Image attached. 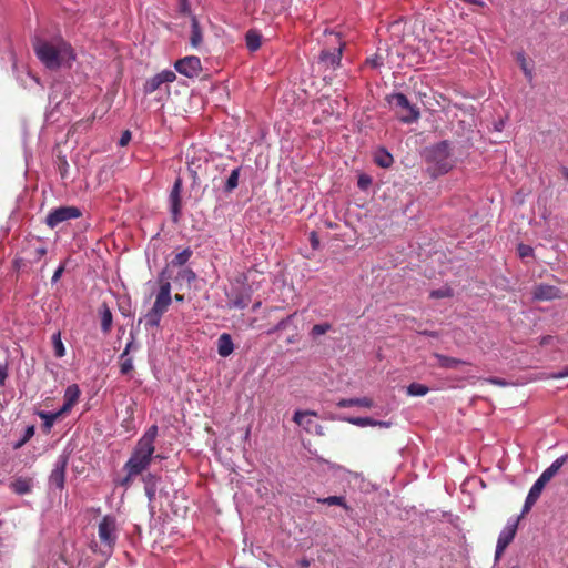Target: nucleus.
Returning a JSON list of instances; mask_svg holds the SVG:
<instances>
[{
    "label": "nucleus",
    "instance_id": "obj_19",
    "mask_svg": "<svg viewBox=\"0 0 568 568\" xmlns=\"http://www.w3.org/2000/svg\"><path fill=\"white\" fill-rule=\"evenodd\" d=\"M101 316V329L104 334H109L112 329L113 316L110 307L103 303L99 310Z\"/></svg>",
    "mask_w": 568,
    "mask_h": 568
},
{
    "label": "nucleus",
    "instance_id": "obj_26",
    "mask_svg": "<svg viewBox=\"0 0 568 568\" xmlns=\"http://www.w3.org/2000/svg\"><path fill=\"white\" fill-rule=\"evenodd\" d=\"M38 415H39V417L43 420V426H44V428L49 432V430L52 428V426H53L54 422H55L59 417L63 416L64 414H60V409H59V410H58V412H55V413H51V412H43V410H42V412H39V414H38Z\"/></svg>",
    "mask_w": 568,
    "mask_h": 568
},
{
    "label": "nucleus",
    "instance_id": "obj_23",
    "mask_svg": "<svg viewBox=\"0 0 568 568\" xmlns=\"http://www.w3.org/2000/svg\"><path fill=\"white\" fill-rule=\"evenodd\" d=\"M11 489L18 495H24L31 491L32 480L20 477L11 483Z\"/></svg>",
    "mask_w": 568,
    "mask_h": 568
},
{
    "label": "nucleus",
    "instance_id": "obj_33",
    "mask_svg": "<svg viewBox=\"0 0 568 568\" xmlns=\"http://www.w3.org/2000/svg\"><path fill=\"white\" fill-rule=\"evenodd\" d=\"M429 388L419 383H412L407 387V394L410 396H424L428 393Z\"/></svg>",
    "mask_w": 568,
    "mask_h": 568
},
{
    "label": "nucleus",
    "instance_id": "obj_59",
    "mask_svg": "<svg viewBox=\"0 0 568 568\" xmlns=\"http://www.w3.org/2000/svg\"><path fill=\"white\" fill-rule=\"evenodd\" d=\"M300 566L303 568H307L310 566V561L304 558L300 561Z\"/></svg>",
    "mask_w": 568,
    "mask_h": 568
},
{
    "label": "nucleus",
    "instance_id": "obj_63",
    "mask_svg": "<svg viewBox=\"0 0 568 568\" xmlns=\"http://www.w3.org/2000/svg\"><path fill=\"white\" fill-rule=\"evenodd\" d=\"M153 478H154V477H153L151 474H149V475H148V479H149V480H152Z\"/></svg>",
    "mask_w": 568,
    "mask_h": 568
},
{
    "label": "nucleus",
    "instance_id": "obj_28",
    "mask_svg": "<svg viewBox=\"0 0 568 568\" xmlns=\"http://www.w3.org/2000/svg\"><path fill=\"white\" fill-rule=\"evenodd\" d=\"M52 346H53L55 357L61 358L65 355V347L61 339L60 332H57L52 335Z\"/></svg>",
    "mask_w": 568,
    "mask_h": 568
},
{
    "label": "nucleus",
    "instance_id": "obj_25",
    "mask_svg": "<svg viewBox=\"0 0 568 568\" xmlns=\"http://www.w3.org/2000/svg\"><path fill=\"white\" fill-rule=\"evenodd\" d=\"M246 47L250 51H256L261 48L262 37L255 30H248L245 36Z\"/></svg>",
    "mask_w": 568,
    "mask_h": 568
},
{
    "label": "nucleus",
    "instance_id": "obj_2",
    "mask_svg": "<svg viewBox=\"0 0 568 568\" xmlns=\"http://www.w3.org/2000/svg\"><path fill=\"white\" fill-rule=\"evenodd\" d=\"M156 436L158 426H150L136 442L130 458L124 464L123 469H130L131 475H141L145 469H148L155 452L154 442Z\"/></svg>",
    "mask_w": 568,
    "mask_h": 568
},
{
    "label": "nucleus",
    "instance_id": "obj_20",
    "mask_svg": "<svg viewBox=\"0 0 568 568\" xmlns=\"http://www.w3.org/2000/svg\"><path fill=\"white\" fill-rule=\"evenodd\" d=\"M568 455H562L559 458H557L548 468H546L541 473V477L546 479L548 483L551 480V478L559 471V469L564 466V464L567 462Z\"/></svg>",
    "mask_w": 568,
    "mask_h": 568
},
{
    "label": "nucleus",
    "instance_id": "obj_21",
    "mask_svg": "<svg viewBox=\"0 0 568 568\" xmlns=\"http://www.w3.org/2000/svg\"><path fill=\"white\" fill-rule=\"evenodd\" d=\"M337 406L341 408L352 407V406H361L365 408L373 407V400L368 397L362 398H343L337 403Z\"/></svg>",
    "mask_w": 568,
    "mask_h": 568
},
{
    "label": "nucleus",
    "instance_id": "obj_53",
    "mask_svg": "<svg viewBox=\"0 0 568 568\" xmlns=\"http://www.w3.org/2000/svg\"><path fill=\"white\" fill-rule=\"evenodd\" d=\"M132 345H133V341H130V342L126 344V346H125V348H124L123 353L120 355V359H123L124 357H126V356L129 355V353H130V351H131V348H132Z\"/></svg>",
    "mask_w": 568,
    "mask_h": 568
},
{
    "label": "nucleus",
    "instance_id": "obj_32",
    "mask_svg": "<svg viewBox=\"0 0 568 568\" xmlns=\"http://www.w3.org/2000/svg\"><path fill=\"white\" fill-rule=\"evenodd\" d=\"M475 112H476V106H474V105H469V106L464 105V120H463L464 125L466 123L469 126H471V125L476 126L477 125V119H476Z\"/></svg>",
    "mask_w": 568,
    "mask_h": 568
},
{
    "label": "nucleus",
    "instance_id": "obj_49",
    "mask_svg": "<svg viewBox=\"0 0 568 568\" xmlns=\"http://www.w3.org/2000/svg\"><path fill=\"white\" fill-rule=\"evenodd\" d=\"M7 377H8V368L6 365L0 363V386H4Z\"/></svg>",
    "mask_w": 568,
    "mask_h": 568
},
{
    "label": "nucleus",
    "instance_id": "obj_57",
    "mask_svg": "<svg viewBox=\"0 0 568 568\" xmlns=\"http://www.w3.org/2000/svg\"><path fill=\"white\" fill-rule=\"evenodd\" d=\"M311 241H312V246H313V248H316V247H317V245H318V240H317V237H316V234H315V233H312V239H311Z\"/></svg>",
    "mask_w": 568,
    "mask_h": 568
},
{
    "label": "nucleus",
    "instance_id": "obj_40",
    "mask_svg": "<svg viewBox=\"0 0 568 568\" xmlns=\"http://www.w3.org/2000/svg\"><path fill=\"white\" fill-rule=\"evenodd\" d=\"M132 369H133L132 358L126 356L123 359H120V372H121V374L126 375Z\"/></svg>",
    "mask_w": 568,
    "mask_h": 568
},
{
    "label": "nucleus",
    "instance_id": "obj_48",
    "mask_svg": "<svg viewBox=\"0 0 568 568\" xmlns=\"http://www.w3.org/2000/svg\"><path fill=\"white\" fill-rule=\"evenodd\" d=\"M124 470L126 471V476L120 481V485L128 487L132 483V479L134 477H136L138 475H131L130 469H124Z\"/></svg>",
    "mask_w": 568,
    "mask_h": 568
},
{
    "label": "nucleus",
    "instance_id": "obj_17",
    "mask_svg": "<svg viewBox=\"0 0 568 568\" xmlns=\"http://www.w3.org/2000/svg\"><path fill=\"white\" fill-rule=\"evenodd\" d=\"M80 396V389L77 384H72L67 387L64 392V403L63 406L60 408V414H67L70 412V409L77 404Z\"/></svg>",
    "mask_w": 568,
    "mask_h": 568
},
{
    "label": "nucleus",
    "instance_id": "obj_47",
    "mask_svg": "<svg viewBox=\"0 0 568 568\" xmlns=\"http://www.w3.org/2000/svg\"><path fill=\"white\" fill-rule=\"evenodd\" d=\"M131 132L129 130H125L122 132V135L120 138L119 144L121 146H125L131 141Z\"/></svg>",
    "mask_w": 568,
    "mask_h": 568
},
{
    "label": "nucleus",
    "instance_id": "obj_24",
    "mask_svg": "<svg viewBox=\"0 0 568 568\" xmlns=\"http://www.w3.org/2000/svg\"><path fill=\"white\" fill-rule=\"evenodd\" d=\"M374 161L378 166L383 169H388L392 166L394 159L388 151H386L385 149H381L379 151L376 152Z\"/></svg>",
    "mask_w": 568,
    "mask_h": 568
},
{
    "label": "nucleus",
    "instance_id": "obj_1",
    "mask_svg": "<svg viewBox=\"0 0 568 568\" xmlns=\"http://www.w3.org/2000/svg\"><path fill=\"white\" fill-rule=\"evenodd\" d=\"M32 45L37 58L49 70H58L63 64L70 67L71 62L75 60L71 44L61 37L51 40L36 38Z\"/></svg>",
    "mask_w": 568,
    "mask_h": 568
},
{
    "label": "nucleus",
    "instance_id": "obj_43",
    "mask_svg": "<svg viewBox=\"0 0 568 568\" xmlns=\"http://www.w3.org/2000/svg\"><path fill=\"white\" fill-rule=\"evenodd\" d=\"M534 253V250L531 246L526 244H519L518 245V254L520 257H528L531 256Z\"/></svg>",
    "mask_w": 568,
    "mask_h": 568
},
{
    "label": "nucleus",
    "instance_id": "obj_7",
    "mask_svg": "<svg viewBox=\"0 0 568 568\" xmlns=\"http://www.w3.org/2000/svg\"><path fill=\"white\" fill-rule=\"evenodd\" d=\"M521 517L523 516L520 515L516 519H509L500 531L495 550V560H499L506 548L514 540L517 532L518 521Z\"/></svg>",
    "mask_w": 568,
    "mask_h": 568
},
{
    "label": "nucleus",
    "instance_id": "obj_39",
    "mask_svg": "<svg viewBox=\"0 0 568 568\" xmlns=\"http://www.w3.org/2000/svg\"><path fill=\"white\" fill-rule=\"evenodd\" d=\"M383 63H384V61H383L382 55H379L377 53L367 58L365 61V64L371 67L372 69H377V68L382 67Z\"/></svg>",
    "mask_w": 568,
    "mask_h": 568
},
{
    "label": "nucleus",
    "instance_id": "obj_8",
    "mask_svg": "<svg viewBox=\"0 0 568 568\" xmlns=\"http://www.w3.org/2000/svg\"><path fill=\"white\" fill-rule=\"evenodd\" d=\"M99 538L100 541L112 548L116 541V521L112 516H104L99 524Z\"/></svg>",
    "mask_w": 568,
    "mask_h": 568
},
{
    "label": "nucleus",
    "instance_id": "obj_22",
    "mask_svg": "<svg viewBox=\"0 0 568 568\" xmlns=\"http://www.w3.org/2000/svg\"><path fill=\"white\" fill-rule=\"evenodd\" d=\"M203 41L202 30L200 23L195 17L191 19V36L190 42L193 48L200 47Z\"/></svg>",
    "mask_w": 568,
    "mask_h": 568
},
{
    "label": "nucleus",
    "instance_id": "obj_14",
    "mask_svg": "<svg viewBox=\"0 0 568 568\" xmlns=\"http://www.w3.org/2000/svg\"><path fill=\"white\" fill-rule=\"evenodd\" d=\"M562 296L560 288L554 285L540 283L532 290L535 301H552Z\"/></svg>",
    "mask_w": 568,
    "mask_h": 568
},
{
    "label": "nucleus",
    "instance_id": "obj_6",
    "mask_svg": "<svg viewBox=\"0 0 568 568\" xmlns=\"http://www.w3.org/2000/svg\"><path fill=\"white\" fill-rule=\"evenodd\" d=\"M329 36L334 37V40L337 42L338 47L335 48L333 51L326 49L322 50L320 54V63L325 69L335 70L341 64L345 42L341 40L339 33L329 32Z\"/></svg>",
    "mask_w": 568,
    "mask_h": 568
},
{
    "label": "nucleus",
    "instance_id": "obj_34",
    "mask_svg": "<svg viewBox=\"0 0 568 568\" xmlns=\"http://www.w3.org/2000/svg\"><path fill=\"white\" fill-rule=\"evenodd\" d=\"M195 280V273L191 268H182L178 275L176 281L190 285Z\"/></svg>",
    "mask_w": 568,
    "mask_h": 568
},
{
    "label": "nucleus",
    "instance_id": "obj_13",
    "mask_svg": "<svg viewBox=\"0 0 568 568\" xmlns=\"http://www.w3.org/2000/svg\"><path fill=\"white\" fill-rule=\"evenodd\" d=\"M547 480L544 479L541 476L538 477V479L534 483L531 488L528 491V495L525 499L523 509H521V516H525L527 513L530 511L532 506L537 503L539 499L545 486L547 485Z\"/></svg>",
    "mask_w": 568,
    "mask_h": 568
},
{
    "label": "nucleus",
    "instance_id": "obj_45",
    "mask_svg": "<svg viewBox=\"0 0 568 568\" xmlns=\"http://www.w3.org/2000/svg\"><path fill=\"white\" fill-rule=\"evenodd\" d=\"M308 415H315L314 413H311V412H301V410H297L295 412L294 416H293V420L298 424V425H303V419L308 416Z\"/></svg>",
    "mask_w": 568,
    "mask_h": 568
},
{
    "label": "nucleus",
    "instance_id": "obj_15",
    "mask_svg": "<svg viewBox=\"0 0 568 568\" xmlns=\"http://www.w3.org/2000/svg\"><path fill=\"white\" fill-rule=\"evenodd\" d=\"M171 301V284L169 282H164L160 286L152 308L161 314H164L168 311Z\"/></svg>",
    "mask_w": 568,
    "mask_h": 568
},
{
    "label": "nucleus",
    "instance_id": "obj_52",
    "mask_svg": "<svg viewBox=\"0 0 568 568\" xmlns=\"http://www.w3.org/2000/svg\"><path fill=\"white\" fill-rule=\"evenodd\" d=\"M504 126H505V120H503V119H499L498 121H496L494 123V130L497 132H501Z\"/></svg>",
    "mask_w": 568,
    "mask_h": 568
},
{
    "label": "nucleus",
    "instance_id": "obj_11",
    "mask_svg": "<svg viewBox=\"0 0 568 568\" xmlns=\"http://www.w3.org/2000/svg\"><path fill=\"white\" fill-rule=\"evenodd\" d=\"M252 301V288L250 286H241L233 288L227 294V306L230 308L243 310L248 306Z\"/></svg>",
    "mask_w": 568,
    "mask_h": 568
},
{
    "label": "nucleus",
    "instance_id": "obj_51",
    "mask_svg": "<svg viewBox=\"0 0 568 568\" xmlns=\"http://www.w3.org/2000/svg\"><path fill=\"white\" fill-rule=\"evenodd\" d=\"M63 272H64V266L63 265L59 266L52 275V278H51L52 283H57L60 280Z\"/></svg>",
    "mask_w": 568,
    "mask_h": 568
},
{
    "label": "nucleus",
    "instance_id": "obj_50",
    "mask_svg": "<svg viewBox=\"0 0 568 568\" xmlns=\"http://www.w3.org/2000/svg\"><path fill=\"white\" fill-rule=\"evenodd\" d=\"M33 434H34V427L33 426L28 427L24 438L21 440V443H19L17 445V447H20L22 444H24L28 439H30L33 436Z\"/></svg>",
    "mask_w": 568,
    "mask_h": 568
},
{
    "label": "nucleus",
    "instance_id": "obj_38",
    "mask_svg": "<svg viewBox=\"0 0 568 568\" xmlns=\"http://www.w3.org/2000/svg\"><path fill=\"white\" fill-rule=\"evenodd\" d=\"M435 357L437 359L438 365L442 367H454L459 363L458 359L447 357L444 355H435Z\"/></svg>",
    "mask_w": 568,
    "mask_h": 568
},
{
    "label": "nucleus",
    "instance_id": "obj_61",
    "mask_svg": "<svg viewBox=\"0 0 568 568\" xmlns=\"http://www.w3.org/2000/svg\"><path fill=\"white\" fill-rule=\"evenodd\" d=\"M560 20H561V21H566V20H568V11H567V12H561V14H560Z\"/></svg>",
    "mask_w": 568,
    "mask_h": 568
},
{
    "label": "nucleus",
    "instance_id": "obj_35",
    "mask_svg": "<svg viewBox=\"0 0 568 568\" xmlns=\"http://www.w3.org/2000/svg\"><path fill=\"white\" fill-rule=\"evenodd\" d=\"M347 422L353 425L359 426V427L377 425V420H375L371 417H352V418H348Z\"/></svg>",
    "mask_w": 568,
    "mask_h": 568
},
{
    "label": "nucleus",
    "instance_id": "obj_37",
    "mask_svg": "<svg viewBox=\"0 0 568 568\" xmlns=\"http://www.w3.org/2000/svg\"><path fill=\"white\" fill-rule=\"evenodd\" d=\"M320 503L326 504L329 506L337 505V506H343L344 508H347V506L345 504V499L342 496H329V497L320 499Z\"/></svg>",
    "mask_w": 568,
    "mask_h": 568
},
{
    "label": "nucleus",
    "instance_id": "obj_46",
    "mask_svg": "<svg viewBox=\"0 0 568 568\" xmlns=\"http://www.w3.org/2000/svg\"><path fill=\"white\" fill-rule=\"evenodd\" d=\"M549 377L554 378V379H560V378L568 377V365L566 367H564L561 371L551 373L549 375Z\"/></svg>",
    "mask_w": 568,
    "mask_h": 568
},
{
    "label": "nucleus",
    "instance_id": "obj_54",
    "mask_svg": "<svg viewBox=\"0 0 568 568\" xmlns=\"http://www.w3.org/2000/svg\"><path fill=\"white\" fill-rule=\"evenodd\" d=\"M464 2H468L470 4H474V6H477V7H480V8L485 7V3H484L483 0H464Z\"/></svg>",
    "mask_w": 568,
    "mask_h": 568
},
{
    "label": "nucleus",
    "instance_id": "obj_31",
    "mask_svg": "<svg viewBox=\"0 0 568 568\" xmlns=\"http://www.w3.org/2000/svg\"><path fill=\"white\" fill-rule=\"evenodd\" d=\"M163 314L159 313L158 311L151 308L145 314V326L146 327H156L160 324L161 317Z\"/></svg>",
    "mask_w": 568,
    "mask_h": 568
},
{
    "label": "nucleus",
    "instance_id": "obj_56",
    "mask_svg": "<svg viewBox=\"0 0 568 568\" xmlns=\"http://www.w3.org/2000/svg\"><path fill=\"white\" fill-rule=\"evenodd\" d=\"M490 382L493 384L500 385V386H505L507 384L505 381L499 379V378H493V379H490Z\"/></svg>",
    "mask_w": 568,
    "mask_h": 568
},
{
    "label": "nucleus",
    "instance_id": "obj_58",
    "mask_svg": "<svg viewBox=\"0 0 568 568\" xmlns=\"http://www.w3.org/2000/svg\"><path fill=\"white\" fill-rule=\"evenodd\" d=\"M392 423L390 422H384V420H377V425L376 426H379V427H390Z\"/></svg>",
    "mask_w": 568,
    "mask_h": 568
},
{
    "label": "nucleus",
    "instance_id": "obj_18",
    "mask_svg": "<svg viewBox=\"0 0 568 568\" xmlns=\"http://www.w3.org/2000/svg\"><path fill=\"white\" fill-rule=\"evenodd\" d=\"M234 351V344L232 337L227 333L220 335L217 339V353L222 357L230 356Z\"/></svg>",
    "mask_w": 568,
    "mask_h": 568
},
{
    "label": "nucleus",
    "instance_id": "obj_30",
    "mask_svg": "<svg viewBox=\"0 0 568 568\" xmlns=\"http://www.w3.org/2000/svg\"><path fill=\"white\" fill-rule=\"evenodd\" d=\"M240 171H241V169H240V168H236V169H234V170L231 172V174H230V176L227 178L226 183H225V185H224V191H225L226 193H231L234 189H236V187H237V185H239Z\"/></svg>",
    "mask_w": 568,
    "mask_h": 568
},
{
    "label": "nucleus",
    "instance_id": "obj_42",
    "mask_svg": "<svg viewBox=\"0 0 568 568\" xmlns=\"http://www.w3.org/2000/svg\"><path fill=\"white\" fill-rule=\"evenodd\" d=\"M47 254V248L44 246H38L32 252V262H39Z\"/></svg>",
    "mask_w": 568,
    "mask_h": 568
},
{
    "label": "nucleus",
    "instance_id": "obj_9",
    "mask_svg": "<svg viewBox=\"0 0 568 568\" xmlns=\"http://www.w3.org/2000/svg\"><path fill=\"white\" fill-rule=\"evenodd\" d=\"M182 189H183V182L180 176H178L173 183V186L171 189L170 195H169V202H170V212L172 215V221L174 223H178L181 219L182 213Z\"/></svg>",
    "mask_w": 568,
    "mask_h": 568
},
{
    "label": "nucleus",
    "instance_id": "obj_62",
    "mask_svg": "<svg viewBox=\"0 0 568 568\" xmlns=\"http://www.w3.org/2000/svg\"><path fill=\"white\" fill-rule=\"evenodd\" d=\"M260 306H261V302H260V301H258V302H255V303L253 304V306H252V310L255 312V311H257V310L260 308Z\"/></svg>",
    "mask_w": 568,
    "mask_h": 568
},
{
    "label": "nucleus",
    "instance_id": "obj_64",
    "mask_svg": "<svg viewBox=\"0 0 568 568\" xmlns=\"http://www.w3.org/2000/svg\"><path fill=\"white\" fill-rule=\"evenodd\" d=\"M146 493H148L149 495H153V491H152V490H150L149 488H146Z\"/></svg>",
    "mask_w": 568,
    "mask_h": 568
},
{
    "label": "nucleus",
    "instance_id": "obj_29",
    "mask_svg": "<svg viewBox=\"0 0 568 568\" xmlns=\"http://www.w3.org/2000/svg\"><path fill=\"white\" fill-rule=\"evenodd\" d=\"M516 59L520 65V69L523 70L525 77L531 81L532 78H534V72H532V69L528 65L527 63V59H526V55L525 53L521 51V52H517L516 54Z\"/></svg>",
    "mask_w": 568,
    "mask_h": 568
},
{
    "label": "nucleus",
    "instance_id": "obj_55",
    "mask_svg": "<svg viewBox=\"0 0 568 568\" xmlns=\"http://www.w3.org/2000/svg\"><path fill=\"white\" fill-rule=\"evenodd\" d=\"M67 168H68V162L65 160H63L62 165L60 166V173H61L62 178L65 176Z\"/></svg>",
    "mask_w": 568,
    "mask_h": 568
},
{
    "label": "nucleus",
    "instance_id": "obj_5",
    "mask_svg": "<svg viewBox=\"0 0 568 568\" xmlns=\"http://www.w3.org/2000/svg\"><path fill=\"white\" fill-rule=\"evenodd\" d=\"M82 212L77 206H60L52 210L45 217V224L50 229H54L63 222L79 219Z\"/></svg>",
    "mask_w": 568,
    "mask_h": 568
},
{
    "label": "nucleus",
    "instance_id": "obj_12",
    "mask_svg": "<svg viewBox=\"0 0 568 568\" xmlns=\"http://www.w3.org/2000/svg\"><path fill=\"white\" fill-rule=\"evenodd\" d=\"M176 75L171 70H164L154 77L150 78L143 88L145 94H151L156 91L163 83H172L175 81Z\"/></svg>",
    "mask_w": 568,
    "mask_h": 568
},
{
    "label": "nucleus",
    "instance_id": "obj_60",
    "mask_svg": "<svg viewBox=\"0 0 568 568\" xmlns=\"http://www.w3.org/2000/svg\"><path fill=\"white\" fill-rule=\"evenodd\" d=\"M174 300H175L176 302H183V301H184V295L175 294Z\"/></svg>",
    "mask_w": 568,
    "mask_h": 568
},
{
    "label": "nucleus",
    "instance_id": "obj_41",
    "mask_svg": "<svg viewBox=\"0 0 568 568\" xmlns=\"http://www.w3.org/2000/svg\"><path fill=\"white\" fill-rule=\"evenodd\" d=\"M452 295H453V292H452V288H449V287H443V288L434 290L430 292V297H433V298L448 297Z\"/></svg>",
    "mask_w": 568,
    "mask_h": 568
},
{
    "label": "nucleus",
    "instance_id": "obj_27",
    "mask_svg": "<svg viewBox=\"0 0 568 568\" xmlns=\"http://www.w3.org/2000/svg\"><path fill=\"white\" fill-rule=\"evenodd\" d=\"M193 254V251L190 247L184 248L183 251L175 254V256L171 261V265L173 266H183L189 262Z\"/></svg>",
    "mask_w": 568,
    "mask_h": 568
},
{
    "label": "nucleus",
    "instance_id": "obj_3",
    "mask_svg": "<svg viewBox=\"0 0 568 568\" xmlns=\"http://www.w3.org/2000/svg\"><path fill=\"white\" fill-rule=\"evenodd\" d=\"M422 156L433 176L445 174L453 168L450 145L447 141L425 148Z\"/></svg>",
    "mask_w": 568,
    "mask_h": 568
},
{
    "label": "nucleus",
    "instance_id": "obj_16",
    "mask_svg": "<svg viewBox=\"0 0 568 568\" xmlns=\"http://www.w3.org/2000/svg\"><path fill=\"white\" fill-rule=\"evenodd\" d=\"M67 458L60 457L50 475V483L62 489L65 480Z\"/></svg>",
    "mask_w": 568,
    "mask_h": 568
},
{
    "label": "nucleus",
    "instance_id": "obj_44",
    "mask_svg": "<svg viewBox=\"0 0 568 568\" xmlns=\"http://www.w3.org/2000/svg\"><path fill=\"white\" fill-rule=\"evenodd\" d=\"M372 183V179L371 176L366 175V174H362L359 175L358 178V187L362 189V190H366Z\"/></svg>",
    "mask_w": 568,
    "mask_h": 568
},
{
    "label": "nucleus",
    "instance_id": "obj_10",
    "mask_svg": "<svg viewBox=\"0 0 568 568\" xmlns=\"http://www.w3.org/2000/svg\"><path fill=\"white\" fill-rule=\"evenodd\" d=\"M174 68L179 73H181L187 78H196L200 75V73L202 71V63H201L200 58H197L195 55H189V57L179 59L174 63Z\"/></svg>",
    "mask_w": 568,
    "mask_h": 568
},
{
    "label": "nucleus",
    "instance_id": "obj_36",
    "mask_svg": "<svg viewBox=\"0 0 568 568\" xmlns=\"http://www.w3.org/2000/svg\"><path fill=\"white\" fill-rule=\"evenodd\" d=\"M332 329V325L329 323L316 324L312 327L311 335L313 337H317L320 335L326 334Z\"/></svg>",
    "mask_w": 568,
    "mask_h": 568
},
{
    "label": "nucleus",
    "instance_id": "obj_4",
    "mask_svg": "<svg viewBox=\"0 0 568 568\" xmlns=\"http://www.w3.org/2000/svg\"><path fill=\"white\" fill-rule=\"evenodd\" d=\"M389 103L397 108V116L404 123H413L419 119L418 109L410 104L403 93H395L389 98Z\"/></svg>",
    "mask_w": 568,
    "mask_h": 568
}]
</instances>
